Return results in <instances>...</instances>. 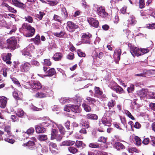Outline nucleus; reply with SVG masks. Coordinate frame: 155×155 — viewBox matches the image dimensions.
Returning <instances> with one entry per match:
<instances>
[{
    "label": "nucleus",
    "instance_id": "f257e3e1",
    "mask_svg": "<svg viewBox=\"0 0 155 155\" xmlns=\"http://www.w3.org/2000/svg\"><path fill=\"white\" fill-rule=\"evenodd\" d=\"M21 28L29 31V33L25 34V36L26 37L32 36L35 32V28L32 27L30 25L27 23H24L22 25Z\"/></svg>",
    "mask_w": 155,
    "mask_h": 155
},
{
    "label": "nucleus",
    "instance_id": "f03ea898",
    "mask_svg": "<svg viewBox=\"0 0 155 155\" xmlns=\"http://www.w3.org/2000/svg\"><path fill=\"white\" fill-rule=\"evenodd\" d=\"M8 49L13 51L16 47L17 41L15 37H11L6 40Z\"/></svg>",
    "mask_w": 155,
    "mask_h": 155
},
{
    "label": "nucleus",
    "instance_id": "7ed1b4c3",
    "mask_svg": "<svg viewBox=\"0 0 155 155\" xmlns=\"http://www.w3.org/2000/svg\"><path fill=\"white\" fill-rule=\"evenodd\" d=\"M102 124L104 126L110 127L111 126V123L108 121L106 117H102L99 121L98 125L100 127L97 128V130L99 132H104V129L101 127V124Z\"/></svg>",
    "mask_w": 155,
    "mask_h": 155
},
{
    "label": "nucleus",
    "instance_id": "20e7f679",
    "mask_svg": "<svg viewBox=\"0 0 155 155\" xmlns=\"http://www.w3.org/2000/svg\"><path fill=\"white\" fill-rule=\"evenodd\" d=\"M81 37L82 42L83 44H90L92 37L91 34L89 32L84 33L81 34Z\"/></svg>",
    "mask_w": 155,
    "mask_h": 155
},
{
    "label": "nucleus",
    "instance_id": "39448f33",
    "mask_svg": "<svg viewBox=\"0 0 155 155\" xmlns=\"http://www.w3.org/2000/svg\"><path fill=\"white\" fill-rule=\"evenodd\" d=\"M79 28V25L71 21H68L67 23V30L70 32H74L76 29Z\"/></svg>",
    "mask_w": 155,
    "mask_h": 155
},
{
    "label": "nucleus",
    "instance_id": "423d86ee",
    "mask_svg": "<svg viewBox=\"0 0 155 155\" xmlns=\"http://www.w3.org/2000/svg\"><path fill=\"white\" fill-rule=\"evenodd\" d=\"M128 46L130 47V52L133 57L142 55V54L140 53V49L139 48L132 46L130 44H128Z\"/></svg>",
    "mask_w": 155,
    "mask_h": 155
},
{
    "label": "nucleus",
    "instance_id": "0eeeda50",
    "mask_svg": "<svg viewBox=\"0 0 155 155\" xmlns=\"http://www.w3.org/2000/svg\"><path fill=\"white\" fill-rule=\"evenodd\" d=\"M97 14L102 18L107 17L108 14L105 11L104 7L101 6L98 7L97 9Z\"/></svg>",
    "mask_w": 155,
    "mask_h": 155
},
{
    "label": "nucleus",
    "instance_id": "6e6552de",
    "mask_svg": "<svg viewBox=\"0 0 155 155\" xmlns=\"http://www.w3.org/2000/svg\"><path fill=\"white\" fill-rule=\"evenodd\" d=\"M31 67L29 63L25 62L22 63L20 67V71L23 72H27L29 71Z\"/></svg>",
    "mask_w": 155,
    "mask_h": 155
},
{
    "label": "nucleus",
    "instance_id": "1a4fd4ad",
    "mask_svg": "<svg viewBox=\"0 0 155 155\" xmlns=\"http://www.w3.org/2000/svg\"><path fill=\"white\" fill-rule=\"evenodd\" d=\"M12 54L11 53H5L3 54L2 59L3 60L8 64H11L12 63L11 61Z\"/></svg>",
    "mask_w": 155,
    "mask_h": 155
},
{
    "label": "nucleus",
    "instance_id": "9d476101",
    "mask_svg": "<svg viewBox=\"0 0 155 155\" xmlns=\"http://www.w3.org/2000/svg\"><path fill=\"white\" fill-rule=\"evenodd\" d=\"M12 3L16 7L22 9L26 7V5L21 2L20 0H12Z\"/></svg>",
    "mask_w": 155,
    "mask_h": 155
},
{
    "label": "nucleus",
    "instance_id": "9b49d317",
    "mask_svg": "<svg viewBox=\"0 0 155 155\" xmlns=\"http://www.w3.org/2000/svg\"><path fill=\"white\" fill-rule=\"evenodd\" d=\"M147 90L146 89L143 88L141 90L137 91V95L142 99L143 98L147 97Z\"/></svg>",
    "mask_w": 155,
    "mask_h": 155
},
{
    "label": "nucleus",
    "instance_id": "f8f14e48",
    "mask_svg": "<svg viewBox=\"0 0 155 155\" xmlns=\"http://www.w3.org/2000/svg\"><path fill=\"white\" fill-rule=\"evenodd\" d=\"M88 22L90 25L95 28H98L99 26V22L98 20L92 18H90L88 19Z\"/></svg>",
    "mask_w": 155,
    "mask_h": 155
},
{
    "label": "nucleus",
    "instance_id": "ddd939ff",
    "mask_svg": "<svg viewBox=\"0 0 155 155\" xmlns=\"http://www.w3.org/2000/svg\"><path fill=\"white\" fill-rule=\"evenodd\" d=\"M7 102V98L5 97L2 96L0 97V106L2 108H5Z\"/></svg>",
    "mask_w": 155,
    "mask_h": 155
},
{
    "label": "nucleus",
    "instance_id": "4468645a",
    "mask_svg": "<svg viewBox=\"0 0 155 155\" xmlns=\"http://www.w3.org/2000/svg\"><path fill=\"white\" fill-rule=\"evenodd\" d=\"M86 117L87 119L89 120H97L98 119V117L97 114L91 113L87 114Z\"/></svg>",
    "mask_w": 155,
    "mask_h": 155
},
{
    "label": "nucleus",
    "instance_id": "2eb2a0df",
    "mask_svg": "<svg viewBox=\"0 0 155 155\" xmlns=\"http://www.w3.org/2000/svg\"><path fill=\"white\" fill-rule=\"evenodd\" d=\"M71 109L73 112L79 113L81 111L80 107L78 105H72L71 106Z\"/></svg>",
    "mask_w": 155,
    "mask_h": 155
},
{
    "label": "nucleus",
    "instance_id": "dca6fc26",
    "mask_svg": "<svg viewBox=\"0 0 155 155\" xmlns=\"http://www.w3.org/2000/svg\"><path fill=\"white\" fill-rule=\"evenodd\" d=\"M30 86L32 88L37 90L40 89L42 87L41 84L38 81L34 82Z\"/></svg>",
    "mask_w": 155,
    "mask_h": 155
},
{
    "label": "nucleus",
    "instance_id": "f3484780",
    "mask_svg": "<svg viewBox=\"0 0 155 155\" xmlns=\"http://www.w3.org/2000/svg\"><path fill=\"white\" fill-rule=\"evenodd\" d=\"M128 25L131 26H134L135 25L137 22L135 18L133 16H130L127 20Z\"/></svg>",
    "mask_w": 155,
    "mask_h": 155
},
{
    "label": "nucleus",
    "instance_id": "a211bd4d",
    "mask_svg": "<svg viewBox=\"0 0 155 155\" xmlns=\"http://www.w3.org/2000/svg\"><path fill=\"white\" fill-rule=\"evenodd\" d=\"M112 89L116 91L117 93L119 94H122L124 93V90L120 86L117 85L112 88Z\"/></svg>",
    "mask_w": 155,
    "mask_h": 155
},
{
    "label": "nucleus",
    "instance_id": "6ab92c4d",
    "mask_svg": "<svg viewBox=\"0 0 155 155\" xmlns=\"http://www.w3.org/2000/svg\"><path fill=\"white\" fill-rule=\"evenodd\" d=\"M63 56L61 53L57 52L54 55L52 58L55 61H59L61 60Z\"/></svg>",
    "mask_w": 155,
    "mask_h": 155
},
{
    "label": "nucleus",
    "instance_id": "aec40b11",
    "mask_svg": "<svg viewBox=\"0 0 155 155\" xmlns=\"http://www.w3.org/2000/svg\"><path fill=\"white\" fill-rule=\"evenodd\" d=\"M35 128L36 132L38 133H43L45 131V128L39 125L36 126Z\"/></svg>",
    "mask_w": 155,
    "mask_h": 155
},
{
    "label": "nucleus",
    "instance_id": "412c9836",
    "mask_svg": "<svg viewBox=\"0 0 155 155\" xmlns=\"http://www.w3.org/2000/svg\"><path fill=\"white\" fill-rule=\"evenodd\" d=\"M61 15L64 19L68 18V13L65 7H63L61 9Z\"/></svg>",
    "mask_w": 155,
    "mask_h": 155
},
{
    "label": "nucleus",
    "instance_id": "4be33fe9",
    "mask_svg": "<svg viewBox=\"0 0 155 155\" xmlns=\"http://www.w3.org/2000/svg\"><path fill=\"white\" fill-rule=\"evenodd\" d=\"M56 73V71L53 68H51L46 72V76L51 77L54 75Z\"/></svg>",
    "mask_w": 155,
    "mask_h": 155
},
{
    "label": "nucleus",
    "instance_id": "5701e85b",
    "mask_svg": "<svg viewBox=\"0 0 155 155\" xmlns=\"http://www.w3.org/2000/svg\"><path fill=\"white\" fill-rule=\"evenodd\" d=\"M89 147L92 148H100L101 145L97 142H92L88 145Z\"/></svg>",
    "mask_w": 155,
    "mask_h": 155
},
{
    "label": "nucleus",
    "instance_id": "b1692460",
    "mask_svg": "<svg viewBox=\"0 0 155 155\" xmlns=\"http://www.w3.org/2000/svg\"><path fill=\"white\" fill-rule=\"evenodd\" d=\"M75 143V146L78 148L83 147L86 146V145L82 141L76 140Z\"/></svg>",
    "mask_w": 155,
    "mask_h": 155
},
{
    "label": "nucleus",
    "instance_id": "393cba45",
    "mask_svg": "<svg viewBox=\"0 0 155 155\" xmlns=\"http://www.w3.org/2000/svg\"><path fill=\"white\" fill-rule=\"evenodd\" d=\"M58 130L57 129H52L51 131V140H53L54 139L55 137H56V135L58 134Z\"/></svg>",
    "mask_w": 155,
    "mask_h": 155
},
{
    "label": "nucleus",
    "instance_id": "a878e982",
    "mask_svg": "<svg viewBox=\"0 0 155 155\" xmlns=\"http://www.w3.org/2000/svg\"><path fill=\"white\" fill-rule=\"evenodd\" d=\"M115 147L117 150L123 149L125 148V146L121 143L117 142L115 144Z\"/></svg>",
    "mask_w": 155,
    "mask_h": 155
},
{
    "label": "nucleus",
    "instance_id": "bb28decb",
    "mask_svg": "<svg viewBox=\"0 0 155 155\" xmlns=\"http://www.w3.org/2000/svg\"><path fill=\"white\" fill-rule=\"evenodd\" d=\"M75 143V141L71 140H67L62 143L63 146H72Z\"/></svg>",
    "mask_w": 155,
    "mask_h": 155
},
{
    "label": "nucleus",
    "instance_id": "cd10ccee",
    "mask_svg": "<svg viewBox=\"0 0 155 155\" xmlns=\"http://www.w3.org/2000/svg\"><path fill=\"white\" fill-rule=\"evenodd\" d=\"M82 107L86 112H90L91 111V107L86 103H83L82 104Z\"/></svg>",
    "mask_w": 155,
    "mask_h": 155
},
{
    "label": "nucleus",
    "instance_id": "c85d7f7f",
    "mask_svg": "<svg viewBox=\"0 0 155 155\" xmlns=\"http://www.w3.org/2000/svg\"><path fill=\"white\" fill-rule=\"evenodd\" d=\"M66 34V32L64 30L61 31L60 32H56L54 33V35L59 38H63Z\"/></svg>",
    "mask_w": 155,
    "mask_h": 155
},
{
    "label": "nucleus",
    "instance_id": "c756f323",
    "mask_svg": "<svg viewBox=\"0 0 155 155\" xmlns=\"http://www.w3.org/2000/svg\"><path fill=\"white\" fill-rule=\"evenodd\" d=\"M35 96L36 98H42L46 97V94L42 91L38 92L35 94Z\"/></svg>",
    "mask_w": 155,
    "mask_h": 155
},
{
    "label": "nucleus",
    "instance_id": "7c9ffc66",
    "mask_svg": "<svg viewBox=\"0 0 155 155\" xmlns=\"http://www.w3.org/2000/svg\"><path fill=\"white\" fill-rule=\"evenodd\" d=\"M25 114H26V113L21 109H18L17 113H16V115L18 117H23Z\"/></svg>",
    "mask_w": 155,
    "mask_h": 155
},
{
    "label": "nucleus",
    "instance_id": "2f4dec72",
    "mask_svg": "<svg viewBox=\"0 0 155 155\" xmlns=\"http://www.w3.org/2000/svg\"><path fill=\"white\" fill-rule=\"evenodd\" d=\"M31 40L37 45H38L41 42L40 36L38 35L35 38H32Z\"/></svg>",
    "mask_w": 155,
    "mask_h": 155
},
{
    "label": "nucleus",
    "instance_id": "473e14b6",
    "mask_svg": "<svg viewBox=\"0 0 155 155\" xmlns=\"http://www.w3.org/2000/svg\"><path fill=\"white\" fill-rule=\"evenodd\" d=\"M68 151L73 154H75L78 152V149L74 147H70L68 148Z\"/></svg>",
    "mask_w": 155,
    "mask_h": 155
},
{
    "label": "nucleus",
    "instance_id": "72a5a7b5",
    "mask_svg": "<svg viewBox=\"0 0 155 155\" xmlns=\"http://www.w3.org/2000/svg\"><path fill=\"white\" fill-rule=\"evenodd\" d=\"M86 100L87 101L88 103L90 104H93L96 102L95 99L89 97H87Z\"/></svg>",
    "mask_w": 155,
    "mask_h": 155
},
{
    "label": "nucleus",
    "instance_id": "f704fd0d",
    "mask_svg": "<svg viewBox=\"0 0 155 155\" xmlns=\"http://www.w3.org/2000/svg\"><path fill=\"white\" fill-rule=\"evenodd\" d=\"M115 104L116 102L114 100H111L107 103V106L109 109H110L111 107H113Z\"/></svg>",
    "mask_w": 155,
    "mask_h": 155
},
{
    "label": "nucleus",
    "instance_id": "c9c22d12",
    "mask_svg": "<svg viewBox=\"0 0 155 155\" xmlns=\"http://www.w3.org/2000/svg\"><path fill=\"white\" fill-rule=\"evenodd\" d=\"M95 94L98 95H101L103 94L102 91L101 90L100 88L99 87H95L94 88Z\"/></svg>",
    "mask_w": 155,
    "mask_h": 155
},
{
    "label": "nucleus",
    "instance_id": "e433bc0d",
    "mask_svg": "<svg viewBox=\"0 0 155 155\" xmlns=\"http://www.w3.org/2000/svg\"><path fill=\"white\" fill-rule=\"evenodd\" d=\"M81 124L82 126L86 128H88L90 127L89 122L88 120H83Z\"/></svg>",
    "mask_w": 155,
    "mask_h": 155
},
{
    "label": "nucleus",
    "instance_id": "4c0bfd02",
    "mask_svg": "<svg viewBox=\"0 0 155 155\" xmlns=\"http://www.w3.org/2000/svg\"><path fill=\"white\" fill-rule=\"evenodd\" d=\"M38 139L40 141H45L48 139L47 135L44 134L39 135L38 136Z\"/></svg>",
    "mask_w": 155,
    "mask_h": 155
},
{
    "label": "nucleus",
    "instance_id": "58836bf2",
    "mask_svg": "<svg viewBox=\"0 0 155 155\" xmlns=\"http://www.w3.org/2000/svg\"><path fill=\"white\" fill-rule=\"evenodd\" d=\"M134 86L133 84L130 85L129 87L127 88V91L128 93H132L134 90Z\"/></svg>",
    "mask_w": 155,
    "mask_h": 155
},
{
    "label": "nucleus",
    "instance_id": "ea45409f",
    "mask_svg": "<svg viewBox=\"0 0 155 155\" xmlns=\"http://www.w3.org/2000/svg\"><path fill=\"white\" fill-rule=\"evenodd\" d=\"M125 114L129 118H130L133 120H134L135 119V118L132 115L131 113L128 110H124Z\"/></svg>",
    "mask_w": 155,
    "mask_h": 155
},
{
    "label": "nucleus",
    "instance_id": "a19ab883",
    "mask_svg": "<svg viewBox=\"0 0 155 155\" xmlns=\"http://www.w3.org/2000/svg\"><path fill=\"white\" fill-rule=\"evenodd\" d=\"M48 145L49 149H51V148L56 149L57 147V144L56 143L52 142H48Z\"/></svg>",
    "mask_w": 155,
    "mask_h": 155
},
{
    "label": "nucleus",
    "instance_id": "79ce46f5",
    "mask_svg": "<svg viewBox=\"0 0 155 155\" xmlns=\"http://www.w3.org/2000/svg\"><path fill=\"white\" fill-rule=\"evenodd\" d=\"M35 132V129L33 127H31L28 129L27 130L25 133L27 134L28 135H32Z\"/></svg>",
    "mask_w": 155,
    "mask_h": 155
},
{
    "label": "nucleus",
    "instance_id": "37998d69",
    "mask_svg": "<svg viewBox=\"0 0 155 155\" xmlns=\"http://www.w3.org/2000/svg\"><path fill=\"white\" fill-rule=\"evenodd\" d=\"M4 130L8 135H11V127L10 126L8 125L5 126L4 128Z\"/></svg>",
    "mask_w": 155,
    "mask_h": 155
},
{
    "label": "nucleus",
    "instance_id": "c03bdc74",
    "mask_svg": "<svg viewBox=\"0 0 155 155\" xmlns=\"http://www.w3.org/2000/svg\"><path fill=\"white\" fill-rule=\"evenodd\" d=\"M45 15V13L44 12L40 11L38 14L35 15V16L39 19L41 20L42 19L43 16Z\"/></svg>",
    "mask_w": 155,
    "mask_h": 155
},
{
    "label": "nucleus",
    "instance_id": "a18cd8bd",
    "mask_svg": "<svg viewBox=\"0 0 155 155\" xmlns=\"http://www.w3.org/2000/svg\"><path fill=\"white\" fill-rule=\"evenodd\" d=\"M35 145L34 141L31 140H29L27 143L24 144V146H26L29 147H32L34 146Z\"/></svg>",
    "mask_w": 155,
    "mask_h": 155
},
{
    "label": "nucleus",
    "instance_id": "49530a36",
    "mask_svg": "<svg viewBox=\"0 0 155 155\" xmlns=\"http://www.w3.org/2000/svg\"><path fill=\"white\" fill-rule=\"evenodd\" d=\"M57 127L61 134H64L65 131L64 127L61 124L58 125Z\"/></svg>",
    "mask_w": 155,
    "mask_h": 155
},
{
    "label": "nucleus",
    "instance_id": "de8ad7c7",
    "mask_svg": "<svg viewBox=\"0 0 155 155\" xmlns=\"http://www.w3.org/2000/svg\"><path fill=\"white\" fill-rule=\"evenodd\" d=\"M134 140L137 145L138 146L140 145L141 144V141L140 138L137 136H135Z\"/></svg>",
    "mask_w": 155,
    "mask_h": 155
},
{
    "label": "nucleus",
    "instance_id": "09e8293b",
    "mask_svg": "<svg viewBox=\"0 0 155 155\" xmlns=\"http://www.w3.org/2000/svg\"><path fill=\"white\" fill-rule=\"evenodd\" d=\"M12 80L13 82L17 85L18 87H21V85L18 81L15 78H12Z\"/></svg>",
    "mask_w": 155,
    "mask_h": 155
},
{
    "label": "nucleus",
    "instance_id": "8fccbe9b",
    "mask_svg": "<svg viewBox=\"0 0 155 155\" xmlns=\"http://www.w3.org/2000/svg\"><path fill=\"white\" fill-rule=\"evenodd\" d=\"M107 138L103 136H101L98 138L97 141L98 142L105 143L107 142Z\"/></svg>",
    "mask_w": 155,
    "mask_h": 155
},
{
    "label": "nucleus",
    "instance_id": "3c124183",
    "mask_svg": "<svg viewBox=\"0 0 155 155\" xmlns=\"http://www.w3.org/2000/svg\"><path fill=\"white\" fill-rule=\"evenodd\" d=\"M121 122L122 124L123 125L126 129L127 127V120L125 117H123L122 118H120Z\"/></svg>",
    "mask_w": 155,
    "mask_h": 155
},
{
    "label": "nucleus",
    "instance_id": "603ef678",
    "mask_svg": "<svg viewBox=\"0 0 155 155\" xmlns=\"http://www.w3.org/2000/svg\"><path fill=\"white\" fill-rule=\"evenodd\" d=\"M139 5L140 8H144L145 6L144 0H139Z\"/></svg>",
    "mask_w": 155,
    "mask_h": 155
},
{
    "label": "nucleus",
    "instance_id": "864d4df0",
    "mask_svg": "<svg viewBox=\"0 0 155 155\" xmlns=\"http://www.w3.org/2000/svg\"><path fill=\"white\" fill-rule=\"evenodd\" d=\"M24 18L25 21H27L29 23H32L33 22V19L30 16L28 15V16L25 17Z\"/></svg>",
    "mask_w": 155,
    "mask_h": 155
},
{
    "label": "nucleus",
    "instance_id": "5fc2aeb1",
    "mask_svg": "<svg viewBox=\"0 0 155 155\" xmlns=\"http://www.w3.org/2000/svg\"><path fill=\"white\" fill-rule=\"evenodd\" d=\"M128 151L129 153H133L134 152L138 153L139 151L136 148L133 147L132 148H129L128 149Z\"/></svg>",
    "mask_w": 155,
    "mask_h": 155
},
{
    "label": "nucleus",
    "instance_id": "6e6d98bb",
    "mask_svg": "<svg viewBox=\"0 0 155 155\" xmlns=\"http://www.w3.org/2000/svg\"><path fill=\"white\" fill-rule=\"evenodd\" d=\"M13 96L17 101L21 100V98L19 96L18 94L16 91H14L13 93Z\"/></svg>",
    "mask_w": 155,
    "mask_h": 155
},
{
    "label": "nucleus",
    "instance_id": "4d7b16f0",
    "mask_svg": "<svg viewBox=\"0 0 155 155\" xmlns=\"http://www.w3.org/2000/svg\"><path fill=\"white\" fill-rule=\"evenodd\" d=\"M11 119L12 121L14 122H18L19 120L18 117L16 116L15 115H12Z\"/></svg>",
    "mask_w": 155,
    "mask_h": 155
},
{
    "label": "nucleus",
    "instance_id": "13d9d810",
    "mask_svg": "<svg viewBox=\"0 0 155 155\" xmlns=\"http://www.w3.org/2000/svg\"><path fill=\"white\" fill-rule=\"evenodd\" d=\"M146 27L149 29H155V23L151 24H147Z\"/></svg>",
    "mask_w": 155,
    "mask_h": 155
},
{
    "label": "nucleus",
    "instance_id": "bf43d9fd",
    "mask_svg": "<svg viewBox=\"0 0 155 155\" xmlns=\"http://www.w3.org/2000/svg\"><path fill=\"white\" fill-rule=\"evenodd\" d=\"M149 50L147 48H142L140 49V53H141L143 55L144 54L148 53Z\"/></svg>",
    "mask_w": 155,
    "mask_h": 155
},
{
    "label": "nucleus",
    "instance_id": "052dcab7",
    "mask_svg": "<svg viewBox=\"0 0 155 155\" xmlns=\"http://www.w3.org/2000/svg\"><path fill=\"white\" fill-rule=\"evenodd\" d=\"M78 56L81 57H85L86 55L85 54L81 51L80 50L78 51Z\"/></svg>",
    "mask_w": 155,
    "mask_h": 155
},
{
    "label": "nucleus",
    "instance_id": "680f3d73",
    "mask_svg": "<svg viewBox=\"0 0 155 155\" xmlns=\"http://www.w3.org/2000/svg\"><path fill=\"white\" fill-rule=\"evenodd\" d=\"M141 127V125L138 122H136L135 123V124L134 126V128L137 129H139Z\"/></svg>",
    "mask_w": 155,
    "mask_h": 155
},
{
    "label": "nucleus",
    "instance_id": "e2e57ef3",
    "mask_svg": "<svg viewBox=\"0 0 155 155\" xmlns=\"http://www.w3.org/2000/svg\"><path fill=\"white\" fill-rule=\"evenodd\" d=\"M44 61L45 65L48 66H50L51 64V63L50 61V59H45Z\"/></svg>",
    "mask_w": 155,
    "mask_h": 155
},
{
    "label": "nucleus",
    "instance_id": "0e129e2a",
    "mask_svg": "<svg viewBox=\"0 0 155 155\" xmlns=\"http://www.w3.org/2000/svg\"><path fill=\"white\" fill-rule=\"evenodd\" d=\"M74 54L71 52L67 56V58L69 60H72L74 58Z\"/></svg>",
    "mask_w": 155,
    "mask_h": 155
},
{
    "label": "nucleus",
    "instance_id": "69168bd1",
    "mask_svg": "<svg viewBox=\"0 0 155 155\" xmlns=\"http://www.w3.org/2000/svg\"><path fill=\"white\" fill-rule=\"evenodd\" d=\"M96 155H108V154L105 152L98 150Z\"/></svg>",
    "mask_w": 155,
    "mask_h": 155
},
{
    "label": "nucleus",
    "instance_id": "338daca9",
    "mask_svg": "<svg viewBox=\"0 0 155 155\" xmlns=\"http://www.w3.org/2000/svg\"><path fill=\"white\" fill-rule=\"evenodd\" d=\"M149 106L151 109L155 111V103H151L149 104Z\"/></svg>",
    "mask_w": 155,
    "mask_h": 155
},
{
    "label": "nucleus",
    "instance_id": "774afa93",
    "mask_svg": "<svg viewBox=\"0 0 155 155\" xmlns=\"http://www.w3.org/2000/svg\"><path fill=\"white\" fill-rule=\"evenodd\" d=\"M151 139V143L152 146L155 147V137L153 136H150Z\"/></svg>",
    "mask_w": 155,
    "mask_h": 155
}]
</instances>
